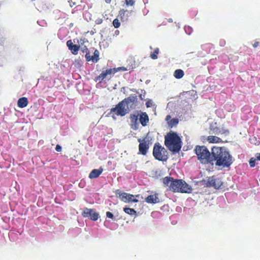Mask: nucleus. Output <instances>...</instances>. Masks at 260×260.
I'll return each instance as SVG.
<instances>
[{
	"label": "nucleus",
	"mask_w": 260,
	"mask_h": 260,
	"mask_svg": "<svg viewBox=\"0 0 260 260\" xmlns=\"http://www.w3.org/2000/svg\"><path fill=\"white\" fill-rule=\"evenodd\" d=\"M194 151L201 164L207 165L212 163V151L210 152L205 146L197 145Z\"/></svg>",
	"instance_id": "20e7f679"
},
{
	"label": "nucleus",
	"mask_w": 260,
	"mask_h": 260,
	"mask_svg": "<svg viewBox=\"0 0 260 260\" xmlns=\"http://www.w3.org/2000/svg\"><path fill=\"white\" fill-rule=\"evenodd\" d=\"M119 33V30H116L115 31V35H118Z\"/></svg>",
	"instance_id": "ea45409f"
},
{
	"label": "nucleus",
	"mask_w": 260,
	"mask_h": 260,
	"mask_svg": "<svg viewBox=\"0 0 260 260\" xmlns=\"http://www.w3.org/2000/svg\"><path fill=\"white\" fill-rule=\"evenodd\" d=\"M255 160L256 159L254 158H251L250 159L249 162L250 167L253 168L255 166Z\"/></svg>",
	"instance_id": "c756f323"
},
{
	"label": "nucleus",
	"mask_w": 260,
	"mask_h": 260,
	"mask_svg": "<svg viewBox=\"0 0 260 260\" xmlns=\"http://www.w3.org/2000/svg\"><path fill=\"white\" fill-rule=\"evenodd\" d=\"M106 215H107V217H109V218H112L113 217V213L110 212H106Z\"/></svg>",
	"instance_id": "473e14b6"
},
{
	"label": "nucleus",
	"mask_w": 260,
	"mask_h": 260,
	"mask_svg": "<svg viewBox=\"0 0 260 260\" xmlns=\"http://www.w3.org/2000/svg\"><path fill=\"white\" fill-rule=\"evenodd\" d=\"M207 140L210 143H217L222 141L220 138L214 136H208Z\"/></svg>",
	"instance_id": "412c9836"
},
{
	"label": "nucleus",
	"mask_w": 260,
	"mask_h": 260,
	"mask_svg": "<svg viewBox=\"0 0 260 260\" xmlns=\"http://www.w3.org/2000/svg\"><path fill=\"white\" fill-rule=\"evenodd\" d=\"M256 159L258 160H260V153H257L256 154Z\"/></svg>",
	"instance_id": "e433bc0d"
},
{
	"label": "nucleus",
	"mask_w": 260,
	"mask_h": 260,
	"mask_svg": "<svg viewBox=\"0 0 260 260\" xmlns=\"http://www.w3.org/2000/svg\"><path fill=\"white\" fill-rule=\"evenodd\" d=\"M181 138L175 132H170L165 137V144L174 153L179 152L182 147Z\"/></svg>",
	"instance_id": "7ed1b4c3"
},
{
	"label": "nucleus",
	"mask_w": 260,
	"mask_h": 260,
	"mask_svg": "<svg viewBox=\"0 0 260 260\" xmlns=\"http://www.w3.org/2000/svg\"><path fill=\"white\" fill-rule=\"evenodd\" d=\"M225 44V41L224 40H222L220 41V46H223Z\"/></svg>",
	"instance_id": "4c0bfd02"
},
{
	"label": "nucleus",
	"mask_w": 260,
	"mask_h": 260,
	"mask_svg": "<svg viewBox=\"0 0 260 260\" xmlns=\"http://www.w3.org/2000/svg\"><path fill=\"white\" fill-rule=\"evenodd\" d=\"M184 75V73L183 71L181 69H177L175 71L174 73V76L176 79H181L182 78L183 76Z\"/></svg>",
	"instance_id": "5701e85b"
},
{
	"label": "nucleus",
	"mask_w": 260,
	"mask_h": 260,
	"mask_svg": "<svg viewBox=\"0 0 260 260\" xmlns=\"http://www.w3.org/2000/svg\"><path fill=\"white\" fill-rule=\"evenodd\" d=\"M229 134V131L228 129H224L223 128H220V134L228 135Z\"/></svg>",
	"instance_id": "7c9ffc66"
},
{
	"label": "nucleus",
	"mask_w": 260,
	"mask_h": 260,
	"mask_svg": "<svg viewBox=\"0 0 260 260\" xmlns=\"http://www.w3.org/2000/svg\"><path fill=\"white\" fill-rule=\"evenodd\" d=\"M138 142L140 143L141 142H142V141H143V140H141V139H138Z\"/></svg>",
	"instance_id": "37998d69"
},
{
	"label": "nucleus",
	"mask_w": 260,
	"mask_h": 260,
	"mask_svg": "<svg viewBox=\"0 0 260 260\" xmlns=\"http://www.w3.org/2000/svg\"><path fill=\"white\" fill-rule=\"evenodd\" d=\"M210 129L212 131V134L215 135L220 134V128L216 126V123L211 124L210 126Z\"/></svg>",
	"instance_id": "4be33fe9"
},
{
	"label": "nucleus",
	"mask_w": 260,
	"mask_h": 260,
	"mask_svg": "<svg viewBox=\"0 0 260 260\" xmlns=\"http://www.w3.org/2000/svg\"><path fill=\"white\" fill-rule=\"evenodd\" d=\"M85 58L87 61H92L93 62H97L99 60V51L96 49L93 52V55H90V51L85 54Z\"/></svg>",
	"instance_id": "f8f14e48"
},
{
	"label": "nucleus",
	"mask_w": 260,
	"mask_h": 260,
	"mask_svg": "<svg viewBox=\"0 0 260 260\" xmlns=\"http://www.w3.org/2000/svg\"><path fill=\"white\" fill-rule=\"evenodd\" d=\"M179 123V120L177 118H174L173 119H170V120L168 122L169 125L172 127L174 126H176Z\"/></svg>",
	"instance_id": "393cba45"
},
{
	"label": "nucleus",
	"mask_w": 260,
	"mask_h": 260,
	"mask_svg": "<svg viewBox=\"0 0 260 260\" xmlns=\"http://www.w3.org/2000/svg\"><path fill=\"white\" fill-rule=\"evenodd\" d=\"M131 67H128V68H125V67H120V68H115V73L117 72L120 71H128V70H131Z\"/></svg>",
	"instance_id": "cd10ccee"
},
{
	"label": "nucleus",
	"mask_w": 260,
	"mask_h": 260,
	"mask_svg": "<svg viewBox=\"0 0 260 260\" xmlns=\"http://www.w3.org/2000/svg\"><path fill=\"white\" fill-rule=\"evenodd\" d=\"M105 2L109 4V3H110V2H111V0H105Z\"/></svg>",
	"instance_id": "79ce46f5"
},
{
	"label": "nucleus",
	"mask_w": 260,
	"mask_h": 260,
	"mask_svg": "<svg viewBox=\"0 0 260 260\" xmlns=\"http://www.w3.org/2000/svg\"><path fill=\"white\" fill-rule=\"evenodd\" d=\"M127 103L126 101H122L115 107V112L117 115L123 116L127 113Z\"/></svg>",
	"instance_id": "0eeeda50"
},
{
	"label": "nucleus",
	"mask_w": 260,
	"mask_h": 260,
	"mask_svg": "<svg viewBox=\"0 0 260 260\" xmlns=\"http://www.w3.org/2000/svg\"><path fill=\"white\" fill-rule=\"evenodd\" d=\"M113 70V69H109L105 71H103L101 74L96 78L95 81L101 82L105 79L111 78Z\"/></svg>",
	"instance_id": "ddd939ff"
},
{
	"label": "nucleus",
	"mask_w": 260,
	"mask_h": 260,
	"mask_svg": "<svg viewBox=\"0 0 260 260\" xmlns=\"http://www.w3.org/2000/svg\"><path fill=\"white\" fill-rule=\"evenodd\" d=\"M61 149H62L61 147L59 145L57 144L56 146L55 150L57 152H60L61 151Z\"/></svg>",
	"instance_id": "72a5a7b5"
},
{
	"label": "nucleus",
	"mask_w": 260,
	"mask_h": 260,
	"mask_svg": "<svg viewBox=\"0 0 260 260\" xmlns=\"http://www.w3.org/2000/svg\"><path fill=\"white\" fill-rule=\"evenodd\" d=\"M139 120L142 126H145L147 125L149 121V117L146 112H142L141 114L140 115Z\"/></svg>",
	"instance_id": "dca6fc26"
},
{
	"label": "nucleus",
	"mask_w": 260,
	"mask_h": 260,
	"mask_svg": "<svg viewBox=\"0 0 260 260\" xmlns=\"http://www.w3.org/2000/svg\"><path fill=\"white\" fill-rule=\"evenodd\" d=\"M212 163L215 161V165L223 167H229L233 162L232 156L224 147L212 148Z\"/></svg>",
	"instance_id": "f257e3e1"
},
{
	"label": "nucleus",
	"mask_w": 260,
	"mask_h": 260,
	"mask_svg": "<svg viewBox=\"0 0 260 260\" xmlns=\"http://www.w3.org/2000/svg\"><path fill=\"white\" fill-rule=\"evenodd\" d=\"M159 50L158 48L154 49V51L150 54V57L152 59H156L158 58L157 55L158 54Z\"/></svg>",
	"instance_id": "bb28decb"
},
{
	"label": "nucleus",
	"mask_w": 260,
	"mask_h": 260,
	"mask_svg": "<svg viewBox=\"0 0 260 260\" xmlns=\"http://www.w3.org/2000/svg\"><path fill=\"white\" fill-rule=\"evenodd\" d=\"M85 58L87 61H92L93 62H97L99 60V51L96 49L93 52V55H90V51L85 54Z\"/></svg>",
	"instance_id": "9b49d317"
},
{
	"label": "nucleus",
	"mask_w": 260,
	"mask_h": 260,
	"mask_svg": "<svg viewBox=\"0 0 260 260\" xmlns=\"http://www.w3.org/2000/svg\"><path fill=\"white\" fill-rule=\"evenodd\" d=\"M86 42H87V40L85 38H81L80 40V43L81 45H83Z\"/></svg>",
	"instance_id": "2f4dec72"
},
{
	"label": "nucleus",
	"mask_w": 260,
	"mask_h": 260,
	"mask_svg": "<svg viewBox=\"0 0 260 260\" xmlns=\"http://www.w3.org/2000/svg\"><path fill=\"white\" fill-rule=\"evenodd\" d=\"M171 118V116L170 115H168L167 116L166 120L167 121H169V120H170Z\"/></svg>",
	"instance_id": "58836bf2"
},
{
	"label": "nucleus",
	"mask_w": 260,
	"mask_h": 260,
	"mask_svg": "<svg viewBox=\"0 0 260 260\" xmlns=\"http://www.w3.org/2000/svg\"><path fill=\"white\" fill-rule=\"evenodd\" d=\"M147 107H149V105H148L147 104Z\"/></svg>",
	"instance_id": "a18cd8bd"
},
{
	"label": "nucleus",
	"mask_w": 260,
	"mask_h": 260,
	"mask_svg": "<svg viewBox=\"0 0 260 260\" xmlns=\"http://www.w3.org/2000/svg\"><path fill=\"white\" fill-rule=\"evenodd\" d=\"M28 99L26 97H22L18 99L17 105L19 108H23L26 107L28 105Z\"/></svg>",
	"instance_id": "aec40b11"
},
{
	"label": "nucleus",
	"mask_w": 260,
	"mask_h": 260,
	"mask_svg": "<svg viewBox=\"0 0 260 260\" xmlns=\"http://www.w3.org/2000/svg\"><path fill=\"white\" fill-rule=\"evenodd\" d=\"M67 45L69 49L73 54L76 55L78 54V52L80 49L79 45L73 44L71 40H68L67 42Z\"/></svg>",
	"instance_id": "4468645a"
},
{
	"label": "nucleus",
	"mask_w": 260,
	"mask_h": 260,
	"mask_svg": "<svg viewBox=\"0 0 260 260\" xmlns=\"http://www.w3.org/2000/svg\"><path fill=\"white\" fill-rule=\"evenodd\" d=\"M123 210L126 213H127L130 215H136L137 213L136 211L132 208H124Z\"/></svg>",
	"instance_id": "a878e982"
},
{
	"label": "nucleus",
	"mask_w": 260,
	"mask_h": 260,
	"mask_svg": "<svg viewBox=\"0 0 260 260\" xmlns=\"http://www.w3.org/2000/svg\"><path fill=\"white\" fill-rule=\"evenodd\" d=\"M103 169L102 168L99 169H93L91 171L89 175L90 179H93L98 177L103 172Z\"/></svg>",
	"instance_id": "f3484780"
},
{
	"label": "nucleus",
	"mask_w": 260,
	"mask_h": 260,
	"mask_svg": "<svg viewBox=\"0 0 260 260\" xmlns=\"http://www.w3.org/2000/svg\"><path fill=\"white\" fill-rule=\"evenodd\" d=\"M152 153L154 157L159 161H165L168 158L167 150L158 142L154 144Z\"/></svg>",
	"instance_id": "39448f33"
},
{
	"label": "nucleus",
	"mask_w": 260,
	"mask_h": 260,
	"mask_svg": "<svg viewBox=\"0 0 260 260\" xmlns=\"http://www.w3.org/2000/svg\"><path fill=\"white\" fill-rule=\"evenodd\" d=\"M128 18V12L127 10H121L116 18H115V28H118L120 25L119 20L122 22L126 21Z\"/></svg>",
	"instance_id": "1a4fd4ad"
},
{
	"label": "nucleus",
	"mask_w": 260,
	"mask_h": 260,
	"mask_svg": "<svg viewBox=\"0 0 260 260\" xmlns=\"http://www.w3.org/2000/svg\"><path fill=\"white\" fill-rule=\"evenodd\" d=\"M129 193L126 192H121L119 190L116 191V195L117 198H119L122 201L125 203L127 202V198Z\"/></svg>",
	"instance_id": "a211bd4d"
},
{
	"label": "nucleus",
	"mask_w": 260,
	"mask_h": 260,
	"mask_svg": "<svg viewBox=\"0 0 260 260\" xmlns=\"http://www.w3.org/2000/svg\"><path fill=\"white\" fill-rule=\"evenodd\" d=\"M259 44V42L258 41L255 42L253 44V47L254 48H256L258 46Z\"/></svg>",
	"instance_id": "c9c22d12"
},
{
	"label": "nucleus",
	"mask_w": 260,
	"mask_h": 260,
	"mask_svg": "<svg viewBox=\"0 0 260 260\" xmlns=\"http://www.w3.org/2000/svg\"><path fill=\"white\" fill-rule=\"evenodd\" d=\"M82 215L84 217H88L91 220L96 221L99 217V214L94 209L85 208L82 212Z\"/></svg>",
	"instance_id": "6e6552de"
},
{
	"label": "nucleus",
	"mask_w": 260,
	"mask_h": 260,
	"mask_svg": "<svg viewBox=\"0 0 260 260\" xmlns=\"http://www.w3.org/2000/svg\"><path fill=\"white\" fill-rule=\"evenodd\" d=\"M140 195L138 194L136 196H134L131 194H128V198H127V202H133V203H137L138 202V200L136 199L135 197H139Z\"/></svg>",
	"instance_id": "b1692460"
},
{
	"label": "nucleus",
	"mask_w": 260,
	"mask_h": 260,
	"mask_svg": "<svg viewBox=\"0 0 260 260\" xmlns=\"http://www.w3.org/2000/svg\"><path fill=\"white\" fill-rule=\"evenodd\" d=\"M135 1L134 0H125V4L127 6H133L134 5Z\"/></svg>",
	"instance_id": "c85d7f7f"
},
{
	"label": "nucleus",
	"mask_w": 260,
	"mask_h": 260,
	"mask_svg": "<svg viewBox=\"0 0 260 260\" xmlns=\"http://www.w3.org/2000/svg\"><path fill=\"white\" fill-rule=\"evenodd\" d=\"M145 201L149 204H156L159 202L158 197V194L155 193L152 195H149L145 199Z\"/></svg>",
	"instance_id": "2eb2a0df"
},
{
	"label": "nucleus",
	"mask_w": 260,
	"mask_h": 260,
	"mask_svg": "<svg viewBox=\"0 0 260 260\" xmlns=\"http://www.w3.org/2000/svg\"><path fill=\"white\" fill-rule=\"evenodd\" d=\"M109 221H107V220H106L104 222V225L106 226H108V223Z\"/></svg>",
	"instance_id": "a19ab883"
},
{
	"label": "nucleus",
	"mask_w": 260,
	"mask_h": 260,
	"mask_svg": "<svg viewBox=\"0 0 260 260\" xmlns=\"http://www.w3.org/2000/svg\"><path fill=\"white\" fill-rule=\"evenodd\" d=\"M146 139L147 137H145L139 145V152L144 155L146 154L149 147L148 141Z\"/></svg>",
	"instance_id": "9d476101"
},
{
	"label": "nucleus",
	"mask_w": 260,
	"mask_h": 260,
	"mask_svg": "<svg viewBox=\"0 0 260 260\" xmlns=\"http://www.w3.org/2000/svg\"><path fill=\"white\" fill-rule=\"evenodd\" d=\"M164 184L168 186L173 192L190 193L192 188L185 181L182 180L174 179L171 177H166L162 180Z\"/></svg>",
	"instance_id": "f03ea898"
},
{
	"label": "nucleus",
	"mask_w": 260,
	"mask_h": 260,
	"mask_svg": "<svg viewBox=\"0 0 260 260\" xmlns=\"http://www.w3.org/2000/svg\"><path fill=\"white\" fill-rule=\"evenodd\" d=\"M114 111V108H111V112H112Z\"/></svg>",
	"instance_id": "c03bdc74"
},
{
	"label": "nucleus",
	"mask_w": 260,
	"mask_h": 260,
	"mask_svg": "<svg viewBox=\"0 0 260 260\" xmlns=\"http://www.w3.org/2000/svg\"><path fill=\"white\" fill-rule=\"evenodd\" d=\"M139 114L138 113L136 114H132L130 115V120L132 123V126L134 125L135 126V129H137V126L138 125V117Z\"/></svg>",
	"instance_id": "6ab92c4d"
},
{
	"label": "nucleus",
	"mask_w": 260,
	"mask_h": 260,
	"mask_svg": "<svg viewBox=\"0 0 260 260\" xmlns=\"http://www.w3.org/2000/svg\"><path fill=\"white\" fill-rule=\"evenodd\" d=\"M204 181L205 182L204 185L206 187H213L215 189L220 188L223 184L221 179L216 176L209 177Z\"/></svg>",
	"instance_id": "423d86ee"
},
{
	"label": "nucleus",
	"mask_w": 260,
	"mask_h": 260,
	"mask_svg": "<svg viewBox=\"0 0 260 260\" xmlns=\"http://www.w3.org/2000/svg\"><path fill=\"white\" fill-rule=\"evenodd\" d=\"M82 52H86V53H87V52H88L89 51V50L88 49L87 47L86 46H84L83 47H82Z\"/></svg>",
	"instance_id": "f704fd0d"
}]
</instances>
